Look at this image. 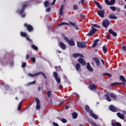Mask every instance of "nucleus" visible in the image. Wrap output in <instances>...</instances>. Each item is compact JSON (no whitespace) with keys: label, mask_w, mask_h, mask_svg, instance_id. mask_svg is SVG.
<instances>
[{"label":"nucleus","mask_w":126,"mask_h":126,"mask_svg":"<svg viewBox=\"0 0 126 126\" xmlns=\"http://www.w3.org/2000/svg\"><path fill=\"white\" fill-rule=\"evenodd\" d=\"M110 24V21H109L108 19H105L102 22V26H103L104 28H108Z\"/></svg>","instance_id":"f257e3e1"},{"label":"nucleus","mask_w":126,"mask_h":126,"mask_svg":"<svg viewBox=\"0 0 126 126\" xmlns=\"http://www.w3.org/2000/svg\"><path fill=\"white\" fill-rule=\"evenodd\" d=\"M35 99L36 103V109L40 110V109H41V101H40V99H39V98L35 97Z\"/></svg>","instance_id":"f03ea898"},{"label":"nucleus","mask_w":126,"mask_h":126,"mask_svg":"<svg viewBox=\"0 0 126 126\" xmlns=\"http://www.w3.org/2000/svg\"><path fill=\"white\" fill-rule=\"evenodd\" d=\"M24 26L27 28V30L29 32H32L34 30V28L31 25H28L27 23H25Z\"/></svg>","instance_id":"7ed1b4c3"},{"label":"nucleus","mask_w":126,"mask_h":126,"mask_svg":"<svg viewBox=\"0 0 126 126\" xmlns=\"http://www.w3.org/2000/svg\"><path fill=\"white\" fill-rule=\"evenodd\" d=\"M91 29L92 30L89 32V33H87L88 36H90V37H91L93 35H94V34L96 33V31H97V30L93 27H92Z\"/></svg>","instance_id":"20e7f679"},{"label":"nucleus","mask_w":126,"mask_h":126,"mask_svg":"<svg viewBox=\"0 0 126 126\" xmlns=\"http://www.w3.org/2000/svg\"><path fill=\"white\" fill-rule=\"evenodd\" d=\"M77 46L79 48H86L87 44L85 42H77Z\"/></svg>","instance_id":"39448f33"},{"label":"nucleus","mask_w":126,"mask_h":126,"mask_svg":"<svg viewBox=\"0 0 126 126\" xmlns=\"http://www.w3.org/2000/svg\"><path fill=\"white\" fill-rule=\"evenodd\" d=\"M64 39L65 40V41H67V42L70 46H74L75 45V43H74V41L69 40L66 36H65L64 37Z\"/></svg>","instance_id":"423d86ee"},{"label":"nucleus","mask_w":126,"mask_h":126,"mask_svg":"<svg viewBox=\"0 0 126 126\" xmlns=\"http://www.w3.org/2000/svg\"><path fill=\"white\" fill-rule=\"evenodd\" d=\"M53 76L54 77L55 80H56V82H57L58 84H60L61 83V79L58 77V73L57 72H54L53 73Z\"/></svg>","instance_id":"0eeeda50"},{"label":"nucleus","mask_w":126,"mask_h":126,"mask_svg":"<svg viewBox=\"0 0 126 126\" xmlns=\"http://www.w3.org/2000/svg\"><path fill=\"white\" fill-rule=\"evenodd\" d=\"M27 6H28V4H24L22 6L21 10H18L17 11L18 13H19V14H22V13H23V12H24V11L25 10V8H26V7H27Z\"/></svg>","instance_id":"6e6552de"},{"label":"nucleus","mask_w":126,"mask_h":126,"mask_svg":"<svg viewBox=\"0 0 126 126\" xmlns=\"http://www.w3.org/2000/svg\"><path fill=\"white\" fill-rule=\"evenodd\" d=\"M97 14L100 17H104V14H105V11L104 10H99L97 11Z\"/></svg>","instance_id":"1a4fd4ad"},{"label":"nucleus","mask_w":126,"mask_h":126,"mask_svg":"<svg viewBox=\"0 0 126 126\" xmlns=\"http://www.w3.org/2000/svg\"><path fill=\"white\" fill-rule=\"evenodd\" d=\"M59 46L62 50H65L66 49V45L63 42H60L59 43Z\"/></svg>","instance_id":"9d476101"},{"label":"nucleus","mask_w":126,"mask_h":126,"mask_svg":"<svg viewBox=\"0 0 126 126\" xmlns=\"http://www.w3.org/2000/svg\"><path fill=\"white\" fill-rule=\"evenodd\" d=\"M111 125L112 126H122V125L119 122H116V120H112Z\"/></svg>","instance_id":"9b49d317"},{"label":"nucleus","mask_w":126,"mask_h":126,"mask_svg":"<svg viewBox=\"0 0 126 126\" xmlns=\"http://www.w3.org/2000/svg\"><path fill=\"white\" fill-rule=\"evenodd\" d=\"M109 110L112 112H118V108H116L114 105H111L109 106Z\"/></svg>","instance_id":"f8f14e48"},{"label":"nucleus","mask_w":126,"mask_h":126,"mask_svg":"<svg viewBox=\"0 0 126 126\" xmlns=\"http://www.w3.org/2000/svg\"><path fill=\"white\" fill-rule=\"evenodd\" d=\"M79 63H81L82 65H86V62L84 61L83 58H79L78 60Z\"/></svg>","instance_id":"ddd939ff"},{"label":"nucleus","mask_w":126,"mask_h":126,"mask_svg":"<svg viewBox=\"0 0 126 126\" xmlns=\"http://www.w3.org/2000/svg\"><path fill=\"white\" fill-rule=\"evenodd\" d=\"M73 58H77L78 57H81V58H84V56L80 53H74L72 54Z\"/></svg>","instance_id":"4468645a"},{"label":"nucleus","mask_w":126,"mask_h":126,"mask_svg":"<svg viewBox=\"0 0 126 126\" xmlns=\"http://www.w3.org/2000/svg\"><path fill=\"white\" fill-rule=\"evenodd\" d=\"M120 79L121 81H122V83L124 84H123V85H126V78H125V77H124V76L123 75H121L120 76Z\"/></svg>","instance_id":"2eb2a0df"},{"label":"nucleus","mask_w":126,"mask_h":126,"mask_svg":"<svg viewBox=\"0 0 126 126\" xmlns=\"http://www.w3.org/2000/svg\"><path fill=\"white\" fill-rule=\"evenodd\" d=\"M89 88L90 90H96V89H97V86H96L95 84H93L90 85Z\"/></svg>","instance_id":"dca6fc26"},{"label":"nucleus","mask_w":126,"mask_h":126,"mask_svg":"<svg viewBox=\"0 0 126 126\" xmlns=\"http://www.w3.org/2000/svg\"><path fill=\"white\" fill-rule=\"evenodd\" d=\"M93 60L94 61V62L96 63L97 66H100V60L97 58L94 57L93 58Z\"/></svg>","instance_id":"f3484780"},{"label":"nucleus","mask_w":126,"mask_h":126,"mask_svg":"<svg viewBox=\"0 0 126 126\" xmlns=\"http://www.w3.org/2000/svg\"><path fill=\"white\" fill-rule=\"evenodd\" d=\"M117 115L121 120H124L125 119V114H122V113H121L120 112H118V113H117Z\"/></svg>","instance_id":"a211bd4d"},{"label":"nucleus","mask_w":126,"mask_h":126,"mask_svg":"<svg viewBox=\"0 0 126 126\" xmlns=\"http://www.w3.org/2000/svg\"><path fill=\"white\" fill-rule=\"evenodd\" d=\"M90 114V116H91V117H92L95 120H98V116L95 115V114L93 113V111H91Z\"/></svg>","instance_id":"6ab92c4d"},{"label":"nucleus","mask_w":126,"mask_h":126,"mask_svg":"<svg viewBox=\"0 0 126 126\" xmlns=\"http://www.w3.org/2000/svg\"><path fill=\"white\" fill-rule=\"evenodd\" d=\"M108 32L110 34H111V35H113V36H114V37H117V32H114L113 30L110 29L109 30Z\"/></svg>","instance_id":"aec40b11"},{"label":"nucleus","mask_w":126,"mask_h":126,"mask_svg":"<svg viewBox=\"0 0 126 126\" xmlns=\"http://www.w3.org/2000/svg\"><path fill=\"white\" fill-rule=\"evenodd\" d=\"M108 18H109V19H117V16H116V15H115V14H110L109 16H108Z\"/></svg>","instance_id":"412c9836"},{"label":"nucleus","mask_w":126,"mask_h":126,"mask_svg":"<svg viewBox=\"0 0 126 126\" xmlns=\"http://www.w3.org/2000/svg\"><path fill=\"white\" fill-rule=\"evenodd\" d=\"M76 69L77 71H81V67L79 63L76 64Z\"/></svg>","instance_id":"4be33fe9"},{"label":"nucleus","mask_w":126,"mask_h":126,"mask_svg":"<svg viewBox=\"0 0 126 126\" xmlns=\"http://www.w3.org/2000/svg\"><path fill=\"white\" fill-rule=\"evenodd\" d=\"M87 68L89 71H93L94 70L93 68L91 67L90 66V63H88L87 64Z\"/></svg>","instance_id":"5701e85b"},{"label":"nucleus","mask_w":126,"mask_h":126,"mask_svg":"<svg viewBox=\"0 0 126 126\" xmlns=\"http://www.w3.org/2000/svg\"><path fill=\"white\" fill-rule=\"evenodd\" d=\"M99 39H96L94 41V43L92 46L93 48H95V47L98 45V42H99Z\"/></svg>","instance_id":"b1692460"},{"label":"nucleus","mask_w":126,"mask_h":126,"mask_svg":"<svg viewBox=\"0 0 126 126\" xmlns=\"http://www.w3.org/2000/svg\"><path fill=\"white\" fill-rule=\"evenodd\" d=\"M63 5H62L60 7L59 11L60 15H63Z\"/></svg>","instance_id":"393cba45"},{"label":"nucleus","mask_w":126,"mask_h":126,"mask_svg":"<svg viewBox=\"0 0 126 126\" xmlns=\"http://www.w3.org/2000/svg\"><path fill=\"white\" fill-rule=\"evenodd\" d=\"M69 23L71 24V25H72V26L74 27L76 29V30H78L79 27L78 26L76 25V23L72 22H69Z\"/></svg>","instance_id":"a878e982"},{"label":"nucleus","mask_w":126,"mask_h":126,"mask_svg":"<svg viewBox=\"0 0 126 126\" xmlns=\"http://www.w3.org/2000/svg\"><path fill=\"white\" fill-rule=\"evenodd\" d=\"M40 74H42V76L44 77L45 79H47V76L45 74V73L42 72H39L36 73V75H40Z\"/></svg>","instance_id":"bb28decb"},{"label":"nucleus","mask_w":126,"mask_h":126,"mask_svg":"<svg viewBox=\"0 0 126 126\" xmlns=\"http://www.w3.org/2000/svg\"><path fill=\"white\" fill-rule=\"evenodd\" d=\"M85 109L86 112L87 113H90V114L91 111H93L92 110H90V107H89V106H88V105H86L85 107Z\"/></svg>","instance_id":"cd10ccee"},{"label":"nucleus","mask_w":126,"mask_h":126,"mask_svg":"<svg viewBox=\"0 0 126 126\" xmlns=\"http://www.w3.org/2000/svg\"><path fill=\"white\" fill-rule=\"evenodd\" d=\"M78 116V115L77 114V113H76V112H73L72 114V117L73 119H77Z\"/></svg>","instance_id":"c85d7f7f"},{"label":"nucleus","mask_w":126,"mask_h":126,"mask_svg":"<svg viewBox=\"0 0 126 126\" xmlns=\"http://www.w3.org/2000/svg\"><path fill=\"white\" fill-rule=\"evenodd\" d=\"M36 81H33V82L28 83L26 85L27 86H31V85H34V84H35Z\"/></svg>","instance_id":"c756f323"},{"label":"nucleus","mask_w":126,"mask_h":126,"mask_svg":"<svg viewBox=\"0 0 126 126\" xmlns=\"http://www.w3.org/2000/svg\"><path fill=\"white\" fill-rule=\"evenodd\" d=\"M122 84H124L123 83H113L111 84V86H116V85H122Z\"/></svg>","instance_id":"7c9ffc66"},{"label":"nucleus","mask_w":126,"mask_h":126,"mask_svg":"<svg viewBox=\"0 0 126 126\" xmlns=\"http://www.w3.org/2000/svg\"><path fill=\"white\" fill-rule=\"evenodd\" d=\"M20 35L22 37H27V33L26 32H20Z\"/></svg>","instance_id":"2f4dec72"},{"label":"nucleus","mask_w":126,"mask_h":126,"mask_svg":"<svg viewBox=\"0 0 126 126\" xmlns=\"http://www.w3.org/2000/svg\"><path fill=\"white\" fill-rule=\"evenodd\" d=\"M36 74H37V73L34 74H32L29 73L28 74V76H29L30 77H34V76H38V75H36Z\"/></svg>","instance_id":"473e14b6"},{"label":"nucleus","mask_w":126,"mask_h":126,"mask_svg":"<svg viewBox=\"0 0 126 126\" xmlns=\"http://www.w3.org/2000/svg\"><path fill=\"white\" fill-rule=\"evenodd\" d=\"M102 50L104 52V54H107V52H108V50H107V47H106V46H103Z\"/></svg>","instance_id":"72a5a7b5"},{"label":"nucleus","mask_w":126,"mask_h":126,"mask_svg":"<svg viewBox=\"0 0 126 126\" xmlns=\"http://www.w3.org/2000/svg\"><path fill=\"white\" fill-rule=\"evenodd\" d=\"M44 5L45 7H48L50 5V2H49V1L46 0L44 2Z\"/></svg>","instance_id":"f704fd0d"},{"label":"nucleus","mask_w":126,"mask_h":126,"mask_svg":"<svg viewBox=\"0 0 126 126\" xmlns=\"http://www.w3.org/2000/svg\"><path fill=\"white\" fill-rule=\"evenodd\" d=\"M63 25H69V24L65 22H62L59 24V27L63 26Z\"/></svg>","instance_id":"c9c22d12"},{"label":"nucleus","mask_w":126,"mask_h":126,"mask_svg":"<svg viewBox=\"0 0 126 126\" xmlns=\"http://www.w3.org/2000/svg\"><path fill=\"white\" fill-rule=\"evenodd\" d=\"M105 97H106V100H107V101H108V102H111V101H112V100H111V98H110V96H109L108 94H105Z\"/></svg>","instance_id":"e433bc0d"},{"label":"nucleus","mask_w":126,"mask_h":126,"mask_svg":"<svg viewBox=\"0 0 126 126\" xmlns=\"http://www.w3.org/2000/svg\"><path fill=\"white\" fill-rule=\"evenodd\" d=\"M32 48L35 51H38V47H37L35 45H33V44L32 45Z\"/></svg>","instance_id":"4c0bfd02"},{"label":"nucleus","mask_w":126,"mask_h":126,"mask_svg":"<svg viewBox=\"0 0 126 126\" xmlns=\"http://www.w3.org/2000/svg\"><path fill=\"white\" fill-rule=\"evenodd\" d=\"M51 96H52V91H48L47 92V97L48 98H51Z\"/></svg>","instance_id":"58836bf2"},{"label":"nucleus","mask_w":126,"mask_h":126,"mask_svg":"<svg viewBox=\"0 0 126 126\" xmlns=\"http://www.w3.org/2000/svg\"><path fill=\"white\" fill-rule=\"evenodd\" d=\"M110 96L111 98H113V99H117V95L114 94H110Z\"/></svg>","instance_id":"ea45409f"},{"label":"nucleus","mask_w":126,"mask_h":126,"mask_svg":"<svg viewBox=\"0 0 126 126\" xmlns=\"http://www.w3.org/2000/svg\"><path fill=\"white\" fill-rule=\"evenodd\" d=\"M109 7L110 9H111V10H113V11H116V9H117V8L115 6H110Z\"/></svg>","instance_id":"a19ab883"},{"label":"nucleus","mask_w":126,"mask_h":126,"mask_svg":"<svg viewBox=\"0 0 126 126\" xmlns=\"http://www.w3.org/2000/svg\"><path fill=\"white\" fill-rule=\"evenodd\" d=\"M102 75H104V76L107 75V76H109V77H111L112 76V74H109L108 73H104Z\"/></svg>","instance_id":"79ce46f5"},{"label":"nucleus","mask_w":126,"mask_h":126,"mask_svg":"<svg viewBox=\"0 0 126 126\" xmlns=\"http://www.w3.org/2000/svg\"><path fill=\"white\" fill-rule=\"evenodd\" d=\"M116 3L115 0H110V5H113V4H115Z\"/></svg>","instance_id":"37998d69"},{"label":"nucleus","mask_w":126,"mask_h":126,"mask_svg":"<svg viewBox=\"0 0 126 126\" xmlns=\"http://www.w3.org/2000/svg\"><path fill=\"white\" fill-rule=\"evenodd\" d=\"M105 2L107 5H111V2L109 0H105Z\"/></svg>","instance_id":"c03bdc74"},{"label":"nucleus","mask_w":126,"mask_h":126,"mask_svg":"<svg viewBox=\"0 0 126 126\" xmlns=\"http://www.w3.org/2000/svg\"><path fill=\"white\" fill-rule=\"evenodd\" d=\"M73 8H74V10H76V9H78V5H77V4H74Z\"/></svg>","instance_id":"a18cd8bd"},{"label":"nucleus","mask_w":126,"mask_h":126,"mask_svg":"<svg viewBox=\"0 0 126 126\" xmlns=\"http://www.w3.org/2000/svg\"><path fill=\"white\" fill-rule=\"evenodd\" d=\"M92 25L94 26V27H95V28H100V26L97 24H92Z\"/></svg>","instance_id":"49530a36"},{"label":"nucleus","mask_w":126,"mask_h":126,"mask_svg":"<svg viewBox=\"0 0 126 126\" xmlns=\"http://www.w3.org/2000/svg\"><path fill=\"white\" fill-rule=\"evenodd\" d=\"M22 107V105H21V103H20L18 107V111H20V110H21V107Z\"/></svg>","instance_id":"de8ad7c7"},{"label":"nucleus","mask_w":126,"mask_h":126,"mask_svg":"<svg viewBox=\"0 0 126 126\" xmlns=\"http://www.w3.org/2000/svg\"><path fill=\"white\" fill-rule=\"evenodd\" d=\"M31 61L32 62V63H35V62H36V59L34 57H32L31 58Z\"/></svg>","instance_id":"09e8293b"},{"label":"nucleus","mask_w":126,"mask_h":126,"mask_svg":"<svg viewBox=\"0 0 126 126\" xmlns=\"http://www.w3.org/2000/svg\"><path fill=\"white\" fill-rule=\"evenodd\" d=\"M50 11H51V7H48L46 9V12H50Z\"/></svg>","instance_id":"8fccbe9b"},{"label":"nucleus","mask_w":126,"mask_h":126,"mask_svg":"<svg viewBox=\"0 0 126 126\" xmlns=\"http://www.w3.org/2000/svg\"><path fill=\"white\" fill-rule=\"evenodd\" d=\"M25 66H26V63H23L22 64V67L23 68H24V67H25Z\"/></svg>","instance_id":"3c124183"},{"label":"nucleus","mask_w":126,"mask_h":126,"mask_svg":"<svg viewBox=\"0 0 126 126\" xmlns=\"http://www.w3.org/2000/svg\"><path fill=\"white\" fill-rule=\"evenodd\" d=\"M94 3H95V4H96V5H99L100 4V3H99V2L96 1V0H94Z\"/></svg>","instance_id":"603ef678"},{"label":"nucleus","mask_w":126,"mask_h":126,"mask_svg":"<svg viewBox=\"0 0 126 126\" xmlns=\"http://www.w3.org/2000/svg\"><path fill=\"white\" fill-rule=\"evenodd\" d=\"M94 3H95V4H96V5H99L100 4V3H99V2L96 1V0H94Z\"/></svg>","instance_id":"864d4df0"},{"label":"nucleus","mask_w":126,"mask_h":126,"mask_svg":"<svg viewBox=\"0 0 126 126\" xmlns=\"http://www.w3.org/2000/svg\"><path fill=\"white\" fill-rule=\"evenodd\" d=\"M62 123H63V124H65V123H66V120L65 119H63L62 120Z\"/></svg>","instance_id":"5fc2aeb1"},{"label":"nucleus","mask_w":126,"mask_h":126,"mask_svg":"<svg viewBox=\"0 0 126 126\" xmlns=\"http://www.w3.org/2000/svg\"><path fill=\"white\" fill-rule=\"evenodd\" d=\"M26 39L29 42H32V40H31L28 36L26 37Z\"/></svg>","instance_id":"6e6d98bb"},{"label":"nucleus","mask_w":126,"mask_h":126,"mask_svg":"<svg viewBox=\"0 0 126 126\" xmlns=\"http://www.w3.org/2000/svg\"><path fill=\"white\" fill-rule=\"evenodd\" d=\"M110 38H111V36H110V35L107 34L106 35V39H107V40H110Z\"/></svg>","instance_id":"4d7b16f0"},{"label":"nucleus","mask_w":126,"mask_h":126,"mask_svg":"<svg viewBox=\"0 0 126 126\" xmlns=\"http://www.w3.org/2000/svg\"><path fill=\"white\" fill-rule=\"evenodd\" d=\"M58 86H59V89H63V85H62V84H59V85H58Z\"/></svg>","instance_id":"13d9d810"},{"label":"nucleus","mask_w":126,"mask_h":126,"mask_svg":"<svg viewBox=\"0 0 126 126\" xmlns=\"http://www.w3.org/2000/svg\"><path fill=\"white\" fill-rule=\"evenodd\" d=\"M57 0H54L53 2L51 3V5H54L55 3H56V1Z\"/></svg>","instance_id":"bf43d9fd"},{"label":"nucleus","mask_w":126,"mask_h":126,"mask_svg":"<svg viewBox=\"0 0 126 126\" xmlns=\"http://www.w3.org/2000/svg\"><path fill=\"white\" fill-rule=\"evenodd\" d=\"M97 7H98V8H99V9H102V6H101V5H100V4L97 5Z\"/></svg>","instance_id":"052dcab7"},{"label":"nucleus","mask_w":126,"mask_h":126,"mask_svg":"<svg viewBox=\"0 0 126 126\" xmlns=\"http://www.w3.org/2000/svg\"><path fill=\"white\" fill-rule=\"evenodd\" d=\"M122 50H123V51H126V47L125 46H122Z\"/></svg>","instance_id":"680f3d73"},{"label":"nucleus","mask_w":126,"mask_h":126,"mask_svg":"<svg viewBox=\"0 0 126 126\" xmlns=\"http://www.w3.org/2000/svg\"><path fill=\"white\" fill-rule=\"evenodd\" d=\"M53 125L54 126H59V124H58L57 123H56L55 122H54L53 123Z\"/></svg>","instance_id":"e2e57ef3"},{"label":"nucleus","mask_w":126,"mask_h":126,"mask_svg":"<svg viewBox=\"0 0 126 126\" xmlns=\"http://www.w3.org/2000/svg\"><path fill=\"white\" fill-rule=\"evenodd\" d=\"M26 59L27 61H28V60H29V55L27 54L26 55Z\"/></svg>","instance_id":"0e129e2a"},{"label":"nucleus","mask_w":126,"mask_h":126,"mask_svg":"<svg viewBox=\"0 0 126 126\" xmlns=\"http://www.w3.org/2000/svg\"><path fill=\"white\" fill-rule=\"evenodd\" d=\"M81 2L82 4H83L84 2V0H81L79 2V4Z\"/></svg>","instance_id":"69168bd1"},{"label":"nucleus","mask_w":126,"mask_h":126,"mask_svg":"<svg viewBox=\"0 0 126 126\" xmlns=\"http://www.w3.org/2000/svg\"><path fill=\"white\" fill-rule=\"evenodd\" d=\"M117 11H118V12H120V11H121V9L120 8H117Z\"/></svg>","instance_id":"338daca9"},{"label":"nucleus","mask_w":126,"mask_h":126,"mask_svg":"<svg viewBox=\"0 0 126 126\" xmlns=\"http://www.w3.org/2000/svg\"><path fill=\"white\" fill-rule=\"evenodd\" d=\"M93 125H94V126H99V125H97V124H95V123H94Z\"/></svg>","instance_id":"774afa93"}]
</instances>
